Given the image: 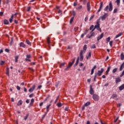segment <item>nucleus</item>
Segmentation results:
<instances>
[{
	"label": "nucleus",
	"instance_id": "14",
	"mask_svg": "<svg viewBox=\"0 0 124 124\" xmlns=\"http://www.w3.org/2000/svg\"><path fill=\"white\" fill-rule=\"evenodd\" d=\"M115 80H116V84H118V83H120V82H121V81H122V80L121 79V78H116Z\"/></svg>",
	"mask_w": 124,
	"mask_h": 124
},
{
	"label": "nucleus",
	"instance_id": "45",
	"mask_svg": "<svg viewBox=\"0 0 124 124\" xmlns=\"http://www.w3.org/2000/svg\"><path fill=\"white\" fill-rule=\"evenodd\" d=\"M109 45L110 47H112V46H113V41H111L109 42Z\"/></svg>",
	"mask_w": 124,
	"mask_h": 124
},
{
	"label": "nucleus",
	"instance_id": "62",
	"mask_svg": "<svg viewBox=\"0 0 124 124\" xmlns=\"http://www.w3.org/2000/svg\"><path fill=\"white\" fill-rule=\"evenodd\" d=\"M25 61H26V62H31V60H30L28 58L25 59Z\"/></svg>",
	"mask_w": 124,
	"mask_h": 124
},
{
	"label": "nucleus",
	"instance_id": "24",
	"mask_svg": "<svg viewBox=\"0 0 124 124\" xmlns=\"http://www.w3.org/2000/svg\"><path fill=\"white\" fill-rule=\"evenodd\" d=\"M110 68H111V67H110V66H108V69H107V71H106V75H108V73H109V71H110Z\"/></svg>",
	"mask_w": 124,
	"mask_h": 124
},
{
	"label": "nucleus",
	"instance_id": "33",
	"mask_svg": "<svg viewBox=\"0 0 124 124\" xmlns=\"http://www.w3.org/2000/svg\"><path fill=\"white\" fill-rule=\"evenodd\" d=\"M57 106L58 107H62V103H59L57 104Z\"/></svg>",
	"mask_w": 124,
	"mask_h": 124
},
{
	"label": "nucleus",
	"instance_id": "8",
	"mask_svg": "<svg viewBox=\"0 0 124 124\" xmlns=\"http://www.w3.org/2000/svg\"><path fill=\"white\" fill-rule=\"evenodd\" d=\"M89 93H90V94H93V93H94V92L93 91V86L92 85L90 86V91Z\"/></svg>",
	"mask_w": 124,
	"mask_h": 124
},
{
	"label": "nucleus",
	"instance_id": "48",
	"mask_svg": "<svg viewBox=\"0 0 124 124\" xmlns=\"http://www.w3.org/2000/svg\"><path fill=\"white\" fill-rule=\"evenodd\" d=\"M94 72V70L92 69L91 75H93V74Z\"/></svg>",
	"mask_w": 124,
	"mask_h": 124
},
{
	"label": "nucleus",
	"instance_id": "26",
	"mask_svg": "<svg viewBox=\"0 0 124 124\" xmlns=\"http://www.w3.org/2000/svg\"><path fill=\"white\" fill-rule=\"evenodd\" d=\"M83 53H86V50H87V45H85L83 46Z\"/></svg>",
	"mask_w": 124,
	"mask_h": 124
},
{
	"label": "nucleus",
	"instance_id": "23",
	"mask_svg": "<svg viewBox=\"0 0 124 124\" xmlns=\"http://www.w3.org/2000/svg\"><path fill=\"white\" fill-rule=\"evenodd\" d=\"M115 2L116 3H117V5L120 6V4L121 3V0H116Z\"/></svg>",
	"mask_w": 124,
	"mask_h": 124
},
{
	"label": "nucleus",
	"instance_id": "34",
	"mask_svg": "<svg viewBox=\"0 0 124 124\" xmlns=\"http://www.w3.org/2000/svg\"><path fill=\"white\" fill-rule=\"evenodd\" d=\"M73 65V64H72L71 62H70L68 64V66L70 68Z\"/></svg>",
	"mask_w": 124,
	"mask_h": 124
},
{
	"label": "nucleus",
	"instance_id": "18",
	"mask_svg": "<svg viewBox=\"0 0 124 124\" xmlns=\"http://www.w3.org/2000/svg\"><path fill=\"white\" fill-rule=\"evenodd\" d=\"M82 8H83V6H82V5H79V6L76 7L77 10H78V11L81 10V9Z\"/></svg>",
	"mask_w": 124,
	"mask_h": 124
},
{
	"label": "nucleus",
	"instance_id": "3",
	"mask_svg": "<svg viewBox=\"0 0 124 124\" xmlns=\"http://www.w3.org/2000/svg\"><path fill=\"white\" fill-rule=\"evenodd\" d=\"M93 98L95 100V101H98V99H99V97H98V95L97 94H93Z\"/></svg>",
	"mask_w": 124,
	"mask_h": 124
},
{
	"label": "nucleus",
	"instance_id": "15",
	"mask_svg": "<svg viewBox=\"0 0 124 124\" xmlns=\"http://www.w3.org/2000/svg\"><path fill=\"white\" fill-rule=\"evenodd\" d=\"M124 89V84H122L119 87V91H123Z\"/></svg>",
	"mask_w": 124,
	"mask_h": 124
},
{
	"label": "nucleus",
	"instance_id": "59",
	"mask_svg": "<svg viewBox=\"0 0 124 124\" xmlns=\"http://www.w3.org/2000/svg\"><path fill=\"white\" fill-rule=\"evenodd\" d=\"M119 120V117H117V118H116V119H115V120H114V123H117V121H118Z\"/></svg>",
	"mask_w": 124,
	"mask_h": 124
},
{
	"label": "nucleus",
	"instance_id": "42",
	"mask_svg": "<svg viewBox=\"0 0 124 124\" xmlns=\"http://www.w3.org/2000/svg\"><path fill=\"white\" fill-rule=\"evenodd\" d=\"M118 11V9H117V8H115L113 10V13H117Z\"/></svg>",
	"mask_w": 124,
	"mask_h": 124
},
{
	"label": "nucleus",
	"instance_id": "55",
	"mask_svg": "<svg viewBox=\"0 0 124 124\" xmlns=\"http://www.w3.org/2000/svg\"><path fill=\"white\" fill-rule=\"evenodd\" d=\"M100 22L99 21H97L96 23V26H100V24H99Z\"/></svg>",
	"mask_w": 124,
	"mask_h": 124
},
{
	"label": "nucleus",
	"instance_id": "32",
	"mask_svg": "<svg viewBox=\"0 0 124 124\" xmlns=\"http://www.w3.org/2000/svg\"><path fill=\"white\" fill-rule=\"evenodd\" d=\"M117 70H118V68H115L112 70V73H116L117 72Z\"/></svg>",
	"mask_w": 124,
	"mask_h": 124
},
{
	"label": "nucleus",
	"instance_id": "47",
	"mask_svg": "<svg viewBox=\"0 0 124 124\" xmlns=\"http://www.w3.org/2000/svg\"><path fill=\"white\" fill-rule=\"evenodd\" d=\"M85 35H86V34H85V33L82 34L81 35V38H84V36H85Z\"/></svg>",
	"mask_w": 124,
	"mask_h": 124
},
{
	"label": "nucleus",
	"instance_id": "1",
	"mask_svg": "<svg viewBox=\"0 0 124 124\" xmlns=\"http://www.w3.org/2000/svg\"><path fill=\"white\" fill-rule=\"evenodd\" d=\"M113 10V4L111 1H110L109 3V5H107L104 9V11H108L111 12Z\"/></svg>",
	"mask_w": 124,
	"mask_h": 124
},
{
	"label": "nucleus",
	"instance_id": "21",
	"mask_svg": "<svg viewBox=\"0 0 124 124\" xmlns=\"http://www.w3.org/2000/svg\"><path fill=\"white\" fill-rule=\"evenodd\" d=\"M124 52H122L121 54V61H124Z\"/></svg>",
	"mask_w": 124,
	"mask_h": 124
},
{
	"label": "nucleus",
	"instance_id": "60",
	"mask_svg": "<svg viewBox=\"0 0 124 124\" xmlns=\"http://www.w3.org/2000/svg\"><path fill=\"white\" fill-rule=\"evenodd\" d=\"M30 11H31V7H28V9H27V11L29 12Z\"/></svg>",
	"mask_w": 124,
	"mask_h": 124
},
{
	"label": "nucleus",
	"instance_id": "51",
	"mask_svg": "<svg viewBox=\"0 0 124 124\" xmlns=\"http://www.w3.org/2000/svg\"><path fill=\"white\" fill-rule=\"evenodd\" d=\"M59 85H60V82H58V83H56L55 85L56 88H58L59 87Z\"/></svg>",
	"mask_w": 124,
	"mask_h": 124
},
{
	"label": "nucleus",
	"instance_id": "28",
	"mask_svg": "<svg viewBox=\"0 0 124 124\" xmlns=\"http://www.w3.org/2000/svg\"><path fill=\"white\" fill-rule=\"evenodd\" d=\"M90 104L91 103L90 102H87L84 104V106H85V107H87V106H89V105H90Z\"/></svg>",
	"mask_w": 124,
	"mask_h": 124
},
{
	"label": "nucleus",
	"instance_id": "25",
	"mask_svg": "<svg viewBox=\"0 0 124 124\" xmlns=\"http://www.w3.org/2000/svg\"><path fill=\"white\" fill-rule=\"evenodd\" d=\"M4 25H8L9 24V22L7 20V19H5L4 20Z\"/></svg>",
	"mask_w": 124,
	"mask_h": 124
},
{
	"label": "nucleus",
	"instance_id": "22",
	"mask_svg": "<svg viewBox=\"0 0 124 124\" xmlns=\"http://www.w3.org/2000/svg\"><path fill=\"white\" fill-rule=\"evenodd\" d=\"M64 65H65V62L61 63L60 65V68H62Z\"/></svg>",
	"mask_w": 124,
	"mask_h": 124
},
{
	"label": "nucleus",
	"instance_id": "11",
	"mask_svg": "<svg viewBox=\"0 0 124 124\" xmlns=\"http://www.w3.org/2000/svg\"><path fill=\"white\" fill-rule=\"evenodd\" d=\"M87 8L88 11H91V3H90V2H88L87 3Z\"/></svg>",
	"mask_w": 124,
	"mask_h": 124
},
{
	"label": "nucleus",
	"instance_id": "4",
	"mask_svg": "<svg viewBox=\"0 0 124 124\" xmlns=\"http://www.w3.org/2000/svg\"><path fill=\"white\" fill-rule=\"evenodd\" d=\"M108 16V13H105L104 15L101 17L102 21H104L107 16Z\"/></svg>",
	"mask_w": 124,
	"mask_h": 124
},
{
	"label": "nucleus",
	"instance_id": "50",
	"mask_svg": "<svg viewBox=\"0 0 124 124\" xmlns=\"http://www.w3.org/2000/svg\"><path fill=\"white\" fill-rule=\"evenodd\" d=\"M94 17V15L91 16L90 17V21H91V20H93V17Z\"/></svg>",
	"mask_w": 124,
	"mask_h": 124
},
{
	"label": "nucleus",
	"instance_id": "16",
	"mask_svg": "<svg viewBox=\"0 0 124 124\" xmlns=\"http://www.w3.org/2000/svg\"><path fill=\"white\" fill-rule=\"evenodd\" d=\"M78 62H79V57L78 58L76 62L75 63V64L74 65V67H76V66H77V65L78 64Z\"/></svg>",
	"mask_w": 124,
	"mask_h": 124
},
{
	"label": "nucleus",
	"instance_id": "57",
	"mask_svg": "<svg viewBox=\"0 0 124 124\" xmlns=\"http://www.w3.org/2000/svg\"><path fill=\"white\" fill-rule=\"evenodd\" d=\"M82 1L83 2L84 4H86L87 3V0H82Z\"/></svg>",
	"mask_w": 124,
	"mask_h": 124
},
{
	"label": "nucleus",
	"instance_id": "13",
	"mask_svg": "<svg viewBox=\"0 0 124 124\" xmlns=\"http://www.w3.org/2000/svg\"><path fill=\"white\" fill-rule=\"evenodd\" d=\"M19 46L20 47H22V48H26V45H25L23 42H21L19 44Z\"/></svg>",
	"mask_w": 124,
	"mask_h": 124
},
{
	"label": "nucleus",
	"instance_id": "53",
	"mask_svg": "<svg viewBox=\"0 0 124 124\" xmlns=\"http://www.w3.org/2000/svg\"><path fill=\"white\" fill-rule=\"evenodd\" d=\"M110 39H111V38H110V37H108V38H107V41L108 42H109V41H110Z\"/></svg>",
	"mask_w": 124,
	"mask_h": 124
},
{
	"label": "nucleus",
	"instance_id": "37",
	"mask_svg": "<svg viewBox=\"0 0 124 124\" xmlns=\"http://www.w3.org/2000/svg\"><path fill=\"white\" fill-rule=\"evenodd\" d=\"M26 58L27 59H31V54L27 55Z\"/></svg>",
	"mask_w": 124,
	"mask_h": 124
},
{
	"label": "nucleus",
	"instance_id": "9",
	"mask_svg": "<svg viewBox=\"0 0 124 124\" xmlns=\"http://www.w3.org/2000/svg\"><path fill=\"white\" fill-rule=\"evenodd\" d=\"M104 35V33H102L101 34H100L99 36H98L97 37V41H99L100 40V39H102Z\"/></svg>",
	"mask_w": 124,
	"mask_h": 124
},
{
	"label": "nucleus",
	"instance_id": "20",
	"mask_svg": "<svg viewBox=\"0 0 124 124\" xmlns=\"http://www.w3.org/2000/svg\"><path fill=\"white\" fill-rule=\"evenodd\" d=\"M33 102H34V99L32 98L31 99V102L29 104V106H31V105L33 104Z\"/></svg>",
	"mask_w": 124,
	"mask_h": 124
},
{
	"label": "nucleus",
	"instance_id": "6",
	"mask_svg": "<svg viewBox=\"0 0 124 124\" xmlns=\"http://www.w3.org/2000/svg\"><path fill=\"white\" fill-rule=\"evenodd\" d=\"M102 8H103V2L102 1L100 2V7L99 8V9L97 11V13H99V12H100V11H101V9H102Z\"/></svg>",
	"mask_w": 124,
	"mask_h": 124
},
{
	"label": "nucleus",
	"instance_id": "30",
	"mask_svg": "<svg viewBox=\"0 0 124 124\" xmlns=\"http://www.w3.org/2000/svg\"><path fill=\"white\" fill-rule=\"evenodd\" d=\"M26 42L28 45H31V42H30L28 40H26Z\"/></svg>",
	"mask_w": 124,
	"mask_h": 124
},
{
	"label": "nucleus",
	"instance_id": "61",
	"mask_svg": "<svg viewBox=\"0 0 124 124\" xmlns=\"http://www.w3.org/2000/svg\"><path fill=\"white\" fill-rule=\"evenodd\" d=\"M88 32H89V30H86L85 31V32H84L85 34H87V33H88Z\"/></svg>",
	"mask_w": 124,
	"mask_h": 124
},
{
	"label": "nucleus",
	"instance_id": "44",
	"mask_svg": "<svg viewBox=\"0 0 124 124\" xmlns=\"http://www.w3.org/2000/svg\"><path fill=\"white\" fill-rule=\"evenodd\" d=\"M77 4H78V2H77V1L75 2H74L73 6H77Z\"/></svg>",
	"mask_w": 124,
	"mask_h": 124
},
{
	"label": "nucleus",
	"instance_id": "46",
	"mask_svg": "<svg viewBox=\"0 0 124 124\" xmlns=\"http://www.w3.org/2000/svg\"><path fill=\"white\" fill-rule=\"evenodd\" d=\"M69 68H70L68 66H67L66 68H65L64 69V71H67V70H68V69H69Z\"/></svg>",
	"mask_w": 124,
	"mask_h": 124
},
{
	"label": "nucleus",
	"instance_id": "63",
	"mask_svg": "<svg viewBox=\"0 0 124 124\" xmlns=\"http://www.w3.org/2000/svg\"><path fill=\"white\" fill-rule=\"evenodd\" d=\"M33 97V93H32L29 95V97Z\"/></svg>",
	"mask_w": 124,
	"mask_h": 124
},
{
	"label": "nucleus",
	"instance_id": "27",
	"mask_svg": "<svg viewBox=\"0 0 124 124\" xmlns=\"http://www.w3.org/2000/svg\"><path fill=\"white\" fill-rule=\"evenodd\" d=\"M6 75H7V76H9V68H7Z\"/></svg>",
	"mask_w": 124,
	"mask_h": 124
},
{
	"label": "nucleus",
	"instance_id": "49",
	"mask_svg": "<svg viewBox=\"0 0 124 124\" xmlns=\"http://www.w3.org/2000/svg\"><path fill=\"white\" fill-rule=\"evenodd\" d=\"M58 13H59V14H60L61 15H62V10H60L58 11Z\"/></svg>",
	"mask_w": 124,
	"mask_h": 124
},
{
	"label": "nucleus",
	"instance_id": "2",
	"mask_svg": "<svg viewBox=\"0 0 124 124\" xmlns=\"http://www.w3.org/2000/svg\"><path fill=\"white\" fill-rule=\"evenodd\" d=\"M103 72H104V69H103V68H102L101 69V70L98 71L97 75H98V76H101V75H102Z\"/></svg>",
	"mask_w": 124,
	"mask_h": 124
},
{
	"label": "nucleus",
	"instance_id": "7",
	"mask_svg": "<svg viewBox=\"0 0 124 124\" xmlns=\"http://www.w3.org/2000/svg\"><path fill=\"white\" fill-rule=\"evenodd\" d=\"M84 53V50H81L80 53V59L79 60L80 62H82L83 61L84 57H83V53Z\"/></svg>",
	"mask_w": 124,
	"mask_h": 124
},
{
	"label": "nucleus",
	"instance_id": "43",
	"mask_svg": "<svg viewBox=\"0 0 124 124\" xmlns=\"http://www.w3.org/2000/svg\"><path fill=\"white\" fill-rule=\"evenodd\" d=\"M72 15L74 16H73V17H74V18L75 16H76V13L75 12V11H73Z\"/></svg>",
	"mask_w": 124,
	"mask_h": 124
},
{
	"label": "nucleus",
	"instance_id": "58",
	"mask_svg": "<svg viewBox=\"0 0 124 124\" xmlns=\"http://www.w3.org/2000/svg\"><path fill=\"white\" fill-rule=\"evenodd\" d=\"M112 97H113V98L117 97V94H112Z\"/></svg>",
	"mask_w": 124,
	"mask_h": 124
},
{
	"label": "nucleus",
	"instance_id": "29",
	"mask_svg": "<svg viewBox=\"0 0 124 124\" xmlns=\"http://www.w3.org/2000/svg\"><path fill=\"white\" fill-rule=\"evenodd\" d=\"M51 106V104H49L46 106V111L49 112V108H50V107Z\"/></svg>",
	"mask_w": 124,
	"mask_h": 124
},
{
	"label": "nucleus",
	"instance_id": "17",
	"mask_svg": "<svg viewBox=\"0 0 124 124\" xmlns=\"http://www.w3.org/2000/svg\"><path fill=\"white\" fill-rule=\"evenodd\" d=\"M22 104H23V101H22L21 100H20L18 102L17 105V106H20V105H22Z\"/></svg>",
	"mask_w": 124,
	"mask_h": 124
},
{
	"label": "nucleus",
	"instance_id": "10",
	"mask_svg": "<svg viewBox=\"0 0 124 124\" xmlns=\"http://www.w3.org/2000/svg\"><path fill=\"white\" fill-rule=\"evenodd\" d=\"M35 85H34L29 90V93H32V92H33V91H34V89H35Z\"/></svg>",
	"mask_w": 124,
	"mask_h": 124
},
{
	"label": "nucleus",
	"instance_id": "19",
	"mask_svg": "<svg viewBox=\"0 0 124 124\" xmlns=\"http://www.w3.org/2000/svg\"><path fill=\"white\" fill-rule=\"evenodd\" d=\"M122 35H123V33L121 32L118 33L116 36H115V38H118L119 37H120V36H122Z\"/></svg>",
	"mask_w": 124,
	"mask_h": 124
},
{
	"label": "nucleus",
	"instance_id": "5",
	"mask_svg": "<svg viewBox=\"0 0 124 124\" xmlns=\"http://www.w3.org/2000/svg\"><path fill=\"white\" fill-rule=\"evenodd\" d=\"M90 34H88L86 36V37H87L88 38H91L92 37H93V36H94V32H90Z\"/></svg>",
	"mask_w": 124,
	"mask_h": 124
},
{
	"label": "nucleus",
	"instance_id": "38",
	"mask_svg": "<svg viewBox=\"0 0 124 124\" xmlns=\"http://www.w3.org/2000/svg\"><path fill=\"white\" fill-rule=\"evenodd\" d=\"M29 117V114H27L25 117H24V120L25 121H27L28 118Z\"/></svg>",
	"mask_w": 124,
	"mask_h": 124
},
{
	"label": "nucleus",
	"instance_id": "39",
	"mask_svg": "<svg viewBox=\"0 0 124 124\" xmlns=\"http://www.w3.org/2000/svg\"><path fill=\"white\" fill-rule=\"evenodd\" d=\"M96 76H97V74L96 73L95 74L94 76V79L93 81H95L96 79Z\"/></svg>",
	"mask_w": 124,
	"mask_h": 124
},
{
	"label": "nucleus",
	"instance_id": "54",
	"mask_svg": "<svg viewBox=\"0 0 124 124\" xmlns=\"http://www.w3.org/2000/svg\"><path fill=\"white\" fill-rule=\"evenodd\" d=\"M96 30L97 31H100V32H101V29L100 28V27L97 28Z\"/></svg>",
	"mask_w": 124,
	"mask_h": 124
},
{
	"label": "nucleus",
	"instance_id": "40",
	"mask_svg": "<svg viewBox=\"0 0 124 124\" xmlns=\"http://www.w3.org/2000/svg\"><path fill=\"white\" fill-rule=\"evenodd\" d=\"M19 58V56H16L15 57V62H18V59Z\"/></svg>",
	"mask_w": 124,
	"mask_h": 124
},
{
	"label": "nucleus",
	"instance_id": "56",
	"mask_svg": "<svg viewBox=\"0 0 124 124\" xmlns=\"http://www.w3.org/2000/svg\"><path fill=\"white\" fill-rule=\"evenodd\" d=\"M100 26H99V25H95L94 26L95 29H97L98 28H100Z\"/></svg>",
	"mask_w": 124,
	"mask_h": 124
},
{
	"label": "nucleus",
	"instance_id": "12",
	"mask_svg": "<svg viewBox=\"0 0 124 124\" xmlns=\"http://www.w3.org/2000/svg\"><path fill=\"white\" fill-rule=\"evenodd\" d=\"M91 57H92V53L89 52L88 54L86 56V59L89 60V59H91Z\"/></svg>",
	"mask_w": 124,
	"mask_h": 124
},
{
	"label": "nucleus",
	"instance_id": "64",
	"mask_svg": "<svg viewBox=\"0 0 124 124\" xmlns=\"http://www.w3.org/2000/svg\"><path fill=\"white\" fill-rule=\"evenodd\" d=\"M13 21V19L12 18H10L9 19V22L10 23H12V21Z\"/></svg>",
	"mask_w": 124,
	"mask_h": 124
},
{
	"label": "nucleus",
	"instance_id": "41",
	"mask_svg": "<svg viewBox=\"0 0 124 124\" xmlns=\"http://www.w3.org/2000/svg\"><path fill=\"white\" fill-rule=\"evenodd\" d=\"M47 42L48 45H50V38H47Z\"/></svg>",
	"mask_w": 124,
	"mask_h": 124
},
{
	"label": "nucleus",
	"instance_id": "35",
	"mask_svg": "<svg viewBox=\"0 0 124 124\" xmlns=\"http://www.w3.org/2000/svg\"><path fill=\"white\" fill-rule=\"evenodd\" d=\"M93 28H94L93 25H91L89 28L90 31H92Z\"/></svg>",
	"mask_w": 124,
	"mask_h": 124
},
{
	"label": "nucleus",
	"instance_id": "36",
	"mask_svg": "<svg viewBox=\"0 0 124 124\" xmlns=\"http://www.w3.org/2000/svg\"><path fill=\"white\" fill-rule=\"evenodd\" d=\"M92 49H95L96 48V46H95V45L93 44L91 46Z\"/></svg>",
	"mask_w": 124,
	"mask_h": 124
},
{
	"label": "nucleus",
	"instance_id": "52",
	"mask_svg": "<svg viewBox=\"0 0 124 124\" xmlns=\"http://www.w3.org/2000/svg\"><path fill=\"white\" fill-rule=\"evenodd\" d=\"M16 89L18 90V91H20V90H21V87H20L19 86H17Z\"/></svg>",
	"mask_w": 124,
	"mask_h": 124
},
{
	"label": "nucleus",
	"instance_id": "31",
	"mask_svg": "<svg viewBox=\"0 0 124 124\" xmlns=\"http://www.w3.org/2000/svg\"><path fill=\"white\" fill-rule=\"evenodd\" d=\"M73 20H74V17H71V18L70 19V24H72V22H73Z\"/></svg>",
	"mask_w": 124,
	"mask_h": 124
}]
</instances>
